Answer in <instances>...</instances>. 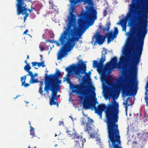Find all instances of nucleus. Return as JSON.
Returning <instances> with one entry per match:
<instances>
[{
  "mask_svg": "<svg viewBox=\"0 0 148 148\" xmlns=\"http://www.w3.org/2000/svg\"><path fill=\"white\" fill-rule=\"evenodd\" d=\"M25 63L26 64H29L28 63H27V60H26L25 61Z\"/></svg>",
  "mask_w": 148,
  "mask_h": 148,
  "instance_id": "79ce46f5",
  "label": "nucleus"
},
{
  "mask_svg": "<svg viewBox=\"0 0 148 148\" xmlns=\"http://www.w3.org/2000/svg\"><path fill=\"white\" fill-rule=\"evenodd\" d=\"M27 32H28V30L27 29H26L24 32L23 34H27Z\"/></svg>",
  "mask_w": 148,
  "mask_h": 148,
  "instance_id": "ea45409f",
  "label": "nucleus"
},
{
  "mask_svg": "<svg viewBox=\"0 0 148 148\" xmlns=\"http://www.w3.org/2000/svg\"><path fill=\"white\" fill-rule=\"evenodd\" d=\"M90 136L91 138H93L95 137V134H90Z\"/></svg>",
  "mask_w": 148,
  "mask_h": 148,
  "instance_id": "f704fd0d",
  "label": "nucleus"
},
{
  "mask_svg": "<svg viewBox=\"0 0 148 148\" xmlns=\"http://www.w3.org/2000/svg\"><path fill=\"white\" fill-rule=\"evenodd\" d=\"M110 23H106V27H107L106 29V28L105 27H102L100 26H99V27H100V28L102 30L103 32L105 31L106 30L107 31H108L110 29Z\"/></svg>",
  "mask_w": 148,
  "mask_h": 148,
  "instance_id": "f3484780",
  "label": "nucleus"
},
{
  "mask_svg": "<svg viewBox=\"0 0 148 148\" xmlns=\"http://www.w3.org/2000/svg\"><path fill=\"white\" fill-rule=\"evenodd\" d=\"M30 128H31V130H30V131H32V130L33 131L34 130V129L33 127H32L31 126H30Z\"/></svg>",
  "mask_w": 148,
  "mask_h": 148,
  "instance_id": "58836bf2",
  "label": "nucleus"
},
{
  "mask_svg": "<svg viewBox=\"0 0 148 148\" xmlns=\"http://www.w3.org/2000/svg\"><path fill=\"white\" fill-rule=\"evenodd\" d=\"M124 20H122L120 22H118L117 23L118 24H121V26L123 29V31L126 32V24H124Z\"/></svg>",
  "mask_w": 148,
  "mask_h": 148,
  "instance_id": "dca6fc26",
  "label": "nucleus"
},
{
  "mask_svg": "<svg viewBox=\"0 0 148 148\" xmlns=\"http://www.w3.org/2000/svg\"><path fill=\"white\" fill-rule=\"evenodd\" d=\"M26 17H25V16L24 17V20L25 21V20H26Z\"/></svg>",
  "mask_w": 148,
  "mask_h": 148,
  "instance_id": "a18cd8bd",
  "label": "nucleus"
},
{
  "mask_svg": "<svg viewBox=\"0 0 148 148\" xmlns=\"http://www.w3.org/2000/svg\"><path fill=\"white\" fill-rule=\"evenodd\" d=\"M106 54V51H105L104 54H102L99 62L97 60H94L93 62V67L97 68V71L102 76L101 80L103 81L105 80L108 71L112 68H114L117 64V59L115 57L104 66L103 63L106 60L105 55Z\"/></svg>",
  "mask_w": 148,
  "mask_h": 148,
  "instance_id": "39448f33",
  "label": "nucleus"
},
{
  "mask_svg": "<svg viewBox=\"0 0 148 148\" xmlns=\"http://www.w3.org/2000/svg\"><path fill=\"white\" fill-rule=\"evenodd\" d=\"M34 131H30V134L31 135H32V136H35V133H34Z\"/></svg>",
  "mask_w": 148,
  "mask_h": 148,
  "instance_id": "c756f323",
  "label": "nucleus"
},
{
  "mask_svg": "<svg viewBox=\"0 0 148 148\" xmlns=\"http://www.w3.org/2000/svg\"><path fill=\"white\" fill-rule=\"evenodd\" d=\"M41 64L42 67H44L45 66V65H44V61L41 62Z\"/></svg>",
  "mask_w": 148,
  "mask_h": 148,
  "instance_id": "72a5a7b5",
  "label": "nucleus"
},
{
  "mask_svg": "<svg viewBox=\"0 0 148 148\" xmlns=\"http://www.w3.org/2000/svg\"><path fill=\"white\" fill-rule=\"evenodd\" d=\"M34 68L36 69H38V68H36V67H34Z\"/></svg>",
  "mask_w": 148,
  "mask_h": 148,
  "instance_id": "5fc2aeb1",
  "label": "nucleus"
},
{
  "mask_svg": "<svg viewBox=\"0 0 148 148\" xmlns=\"http://www.w3.org/2000/svg\"><path fill=\"white\" fill-rule=\"evenodd\" d=\"M75 145L77 146L79 145L81 147L83 146L84 143L86 142V140L84 138H83L82 137V139L75 140Z\"/></svg>",
  "mask_w": 148,
  "mask_h": 148,
  "instance_id": "f8f14e48",
  "label": "nucleus"
},
{
  "mask_svg": "<svg viewBox=\"0 0 148 148\" xmlns=\"http://www.w3.org/2000/svg\"><path fill=\"white\" fill-rule=\"evenodd\" d=\"M29 55H28V56H27V59H29Z\"/></svg>",
  "mask_w": 148,
  "mask_h": 148,
  "instance_id": "de8ad7c7",
  "label": "nucleus"
},
{
  "mask_svg": "<svg viewBox=\"0 0 148 148\" xmlns=\"http://www.w3.org/2000/svg\"><path fill=\"white\" fill-rule=\"evenodd\" d=\"M59 125H61L64 124V122L63 121H59Z\"/></svg>",
  "mask_w": 148,
  "mask_h": 148,
  "instance_id": "4c0bfd02",
  "label": "nucleus"
},
{
  "mask_svg": "<svg viewBox=\"0 0 148 148\" xmlns=\"http://www.w3.org/2000/svg\"><path fill=\"white\" fill-rule=\"evenodd\" d=\"M133 43H136L135 42H133Z\"/></svg>",
  "mask_w": 148,
  "mask_h": 148,
  "instance_id": "13d9d810",
  "label": "nucleus"
},
{
  "mask_svg": "<svg viewBox=\"0 0 148 148\" xmlns=\"http://www.w3.org/2000/svg\"><path fill=\"white\" fill-rule=\"evenodd\" d=\"M39 47L40 50L41 51H43L45 50L44 47L41 44H40Z\"/></svg>",
  "mask_w": 148,
  "mask_h": 148,
  "instance_id": "c85d7f7f",
  "label": "nucleus"
},
{
  "mask_svg": "<svg viewBox=\"0 0 148 148\" xmlns=\"http://www.w3.org/2000/svg\"><path fill=\"white\" fill-rule=\"evenodd\" d=\"M34 74L35 77H36L38 75V74L36 73H35Z\"/></svg>",
  "mask_w": 148,
  "mask_h": 148,
  "instance_id": "a19ab883",
  "label": "nucleus"
},
{
  "mask_svg": "<svg viewBox=\"0 0 148 148\" xmlns=\"http://www.w3.org/2000/svg\"><path fill=\"white\" fill-rule=\"evenodd\" d=\"M61 75L60 71L57 69L54 74H50L45 78L44 90L47 95L49 94V90L52 92L51 98L50 99V105H56L57 107L58 106V103L55 100L57 99V93L60 89L59 84L61 83V81L59 80V77Z\"/></svg>",
  "mask_w": 148,
  "mask_h": 148,
  "instance_id": "20e7f679",
  "label": "nucleus"
},
{
  "mask_svg": "<svg viewBox=\"0 0 148 148\" xmlns=\"http://www.w3.org/2000/svg\"><path fill=\"white\" fill-rule=\"evenodd\" d=\"M31 64H32V66H35L37 65V62H33L31 63Z\"/></svg>",
  "mask_w": 148,
  "mask_h": 148,
  "instance_id": "7c9ffc66",
  "label": "nucleus"
},
{
  "mask_svg": "<svg viewBox=\"0 0 148 148\" xmlns=\"http://www.w3.org/2000/svg\"><path fill=\"white\" fill-rule=\"evenodd\" d=\"M89 75H90L91 74V73L90 71H89L88 72V73Z\"/></svg>",
  "mask_w": 148,
  "mask_h": 148,
  "instance_id": "37998d69",
  "label": "nucleus"
},
{
  "mask_svg": "<svg viewBox=\"0 0 148 148\" xmlns=\"http://www.w3.org/2000/svg\"><path fill=\"white\" fill-rule=\"evenodd\" d=\"M139 137L140 138H142L143 139H145V134H138Z\"/></svg>",
  "mask_w": 148,
  "mask_h": 148,
  "instance_id": "cd10ccee",
  "label": "nucleus"
},
{
  "mask_svg": "<svg viewBox=\"0 0 148 148\" xmlns=\"http://www.w3.org/2000/svg\"><path fill=\"white\" fill-rule=\"evenodd\" d=\"M29 11L30 12H31L32 11V10H29Z\"/></svg>",
  "mask_w": 148,
  "mask_h": 148,
  "instance_id": "09e8293b",
  "label": "nucleus"
},
{
  "mask_svg": "<svg viewBox=\"0 0 148 148\" xmlns=\"http://www.w3.org/2000/svg\"><path fill=\"white\" fill-rule=\"evenodd\" d=\"M40 86L39 88V90L38 92L41 95H43V91L42 90L43 83L42 81H41L40 82Z\"/></svg>",
  "mask_w": 148,
  "mask_h": 148,
  "instance_id": "a211bd4d",
  "label": "nucleus"
},
{
  "mask_svg": "<svg viewBox=\"0 0 148 148\" xmlns=\"http://www.w3.org/2000/svg\"><path fill=\"white\" fill-rule=\"evenodd\" d=\"M57 145H58L57 144H56L55 145V147H56L57 146Z\"/></svg>",
  "mask_w": 148,
  "mask_h": 148,
  "instance_id": "8fccbe9b",
  "label": "nucleus"
},
{
  "mask_svg": "<svg viewBox=\"0 0 148 148\" xmlns=\"http://www.w3.org/2000/svg\"><path fill=\"white\" fill-rule=\"evenodd\" d=\"M73 148H81V146H80L79 145H75L74 147Z\"/></svg>",
  "mask_w": 148,
  "mask_h": 148,
  "instance_id": "c9c22d12",
  "label": "nucleus"
},
{
  "mask_svg": "<svg viewBox=\"0 0 148 148\" xmlns=\"http://www.w3.org/2000/svg\"><path fill=\"white\" fill-rule=\"evenodd\" d=\"M134 29L131 28L129 32L127 33V35L129 36L128 41L131 42L133 39L135 40V32H134Z\"/></svg>",
  "mask_w": 148,
  "mask_h": 148,
  "instance_id": "9b49d317",
  "label": "nucleus"
},
{
  "mask_svg": "<svg viewBox=\"0 0 148 148\" xmlns=\"http://www.w3.org/2000/svg\"><path fill=\"white\" fill-rule=\"evenodd\" d=\"M28 75H29L31 77V79H34V78L35 76H34V74H33L32 73V71H29V73H28L27 75L26 76H27Z\"/></svg>",
  "mask_w": 148,
  "mask_h": 148,
  "instance_id": "b1692460",
  "label": "nucleus"
},
{
  "mask_svg": "<svg viewBox=\"0 0 148 148\" xmlns=\"http://www.w3.org/2000/svg\"><path fill=\"white\" fill-rule=\"evenodd\" d=\"M39 82V81L38 80V79H35L34 78L31 79L30 81V83L32 84L37 83Z\"/></svg>",
  "mask_w": 148,
  "mask_h": 148,
  "instance_id": "5701e85b",
  "label": "nucleus"
},
{
  "mask_svg": "<svg viewBox=\"0 0 148 148\" xmlns=\"http://www.w3.org/2000/svg\"><path fill=\"white\" fill-rule=\"evenodd\" d=\"M106 37L101 35L99 32H97L92 38V42H94V45L99 44L101 45L103 44L105 40Z\"/></svg>",
  "mask_w": 148,
  "mask_h": 148,
  "instance_id": "1a4fd4ad",
  "label": "nucleus"
},
{
  "mask_svg": "<svg viewBox=\"0 0 148 148\" xmlns=\"http://www.w3.org/2000/svg\"><path fill=\"white\" fill-rule=\"evenodd\" d=\"M51 119L50 120V121H51Z\"/></svg>",
  "mask_w": 148,
  "mask_h": 148,
  "instance_id": "052dcab7",
  "label": "nucleus"
},
{
  "mask_svg": "<svg viewBox=\"0 0 148 148\" xmlns=\"http://www.w3.org/2000/svg\"><path fill=\"white\" fill-rule=\"evenodd\" d=\"M90 77V75L86 73L85 75H84L82 77V79L83 81H85L86 80L87 77Z\"/></svg>",
  "mask_w": 148,
  "mask_h": 148,
  "instance_id": "393cba45",
  "label": "nucleus"
},
{
  "mask_svg": "<svg viewBox=\"0 0 148 148\" xmlns=\"http://www.w3.org/2000/svg\"><path fill=\"white\" fill-rule=\"evenodd\" d=\"M119 33V31L117 27H115L114 28V32L113 33L114 35L117 36V35Z\"/></svg>",
  "mask_w": 148,
  "mask_h": 148,
  "instance_id": "bb28decb",
  "label": "nucleus"
},
{
  "mask_svg": "<svg viewBox=\"0 0 148 148\" xmlns=\"http://www.w3.org/2000/svg\"><path fill=\"white\" fill-rule=\"evenodd\" d=\"M82 136L80 135L79 134H77L76 133H75L74 134V135L72 138H74L75 140H76L78 139H82Z\"/></svg>",
  "mask_w": 148,
  "mask_h": 148,
  "instance_id": "6ab92c4d",
  "label": "nucleus"
},
{
  "mask_svg": "<svg viewBox=\"0 0 148 148\" xmlns=\"http://www.w3.org/2000/svg\"><path fill=\"white\" fill-rule=\"evenodd\" d=\"M16 3L17 14L18 15L21 14L22 15L25 14V17L27 18L29 16L27 13V9L26 7V5L25 2L26 0H16Z\"/></svg>",
  "mask_w": 148,
  "mask_h": 148,
  "instance_id": "0eeeda50",
  "label": "nucleus"
},
{
  "mask_svg": "<svg viewBox=\"0 0 148 148\" xmlns=\"http://www.w3.org/2000/svg\"><path fill=\"white\" fill-rule=\"evenodd\" d=\"M31 69V67H30L29 64H26L25 66L24 67V69L25 71L27 72H28V73H29V72L31 71H29Z\"/></svg>",
  "mask_w": 148,
  "mask_h": 148,
  "instance_id": "aec40b11",
  "label": "nucleus"
},
{
  "mask_svg": "<svg viewBox=\"0 0 148 148\" xmlns=\"http://www.w3.org/2000/svg\"><path fill=\"white\" fill-rule=\"evenodd\" d=\"M82 125L86 124V126L84 127V131L85 132H88L89 134L90 131L92 129L94 125H92L93 120L90 119L89 117H83L82 119Z\"/></svg>",
  "mask_w": 148,
  "mask_h": 148,
  "instance_id": "6e6552de",
  "label": "nucleus"
},
{
  "mask_svg": "<svg viewBox=\"0 0 148 148\" xmlns=\"http://www.w3.org/2000/svg\"><path fill=\"white\" fill-rule=\"evenodd\" d=\"M71 3L69 11L70 16L68 18V23L65 29L69 28V30H71L73 35L69 37L70 39H73L72 43H76L75 42L79 41L82 35L85 32V30H82L87 25L88 21H92L91 25L94 22L97 17L96 10L92 7L88 8V11L86 13H84L82 16L83 18H80L78 21V26H77L76 22V16L74 12L75 9L74 6L77 3V1L80 2L84 1L86 3H88L92 0H69Z\"/></svg>",
  "mask_w": 148,
  "mask_h": 148,
  "instance_id": "f03ea898",
  "label": "nucleus"
},
{
  "mask_svg": "<svg viewBox=\"0 0 148 148\" xmlns=\"http://www.w3.org/2000/svg\"><path fill=\"white\" fill-rule=\"evenodd\" d=\"M104 37L107 38V43L109 44L114 39L116 38V36L112 32H108Z\"/></svg>",
  "mask_w": 148,
  "mask_h": 148,
  "instance_id": "9d476101",
  "label": "nucleus"
},
{
  "mask_svg": "<svg viewBox=\"0 0 148 148\" xmlns=\"http://www.w3.org/2000/svg\"><path fill=\"white\" fill-rule=\"evenodd\" d=\"M58 136H59V137L60 136H61V135L60 134L58 135Z\"/></svg>",
  "mask_w": 148,
  "mask_h": 148,
  "instance_id": "6e6d98bb",
  "label": "nucleus"
},
{
  "mask_svg": "<svg viewBox=\"0 0 148 148\" xmlns=\"http://www.w3.org/2000/svg\"><path fill=\"white\" fill-rule=\"evenodd\" d=\"M146 92H145V95L146 96L145 97V101L147 103V105L148 106V81L146 84L145 87Z\"/></svg>",
  "mask_w": 148,
  "mask_h": 148,
  "instance_id": "2eb2a0df",
  "label": "nucleus"
},
{
  "mask_svg": "<svg viewBox=\"0 0 148 148\" xmlns=\"http://www.w3.org/2000/svg\"><path fill=\"white\" fill-rule=\"evenodd\" d=\"M83 114L84 116H87V115H85L84 113H83Z\"/></svg>",
  "mask_w": 148,
  "mask_h": 148,
  "instance_id": "3c124183",
  "label": "nucleus"
},
{
  "mask_svg": "<svg viewBox=\"0 0 148 148\" xmlns=\"http://www.w3.org/2000/svg\"><path fill=\"white\" fill-rule=\"evenodd\" d=\"M33 8V9H34V8Z\"/></svg>",
  "mask_w": 148,
  "mask_h": 148,
  "instance_id": "bf43d9fd",
  "label": "nucleus"
},
{
  "mask_svg": "<svg viewBox=\"0 0 148 148\" xmlns=\"http://www.w3.org/2000/svg\"><path fill=\"white\" fill-rule=\"evenodd\" d=\"M103 14V16H105L107 14V11L106 10H104Z\"/></svg>",
  "mask_w": 148,
  "mask_h": 148,
  "instance_id": "473e14b6",
  "label": "nucleus"
},
{
  "mask_svg": "<svg viewBox=\"0 0 148 148\" xmlns=\"http://www.w3.org/2000/svg\"><path fill=\"white\" fill-rule=\"evenodd\" d=\"M18 97H19V95H18L16 96V97H14V99H16V98Z\"/></svg>",
  "mask_w": 148,
  "mask_h": 148,
  "instance_id": "c03bdc74",
  "label": "nucleus"
},
{
  "mask_svg": "<svg viewBox=\"0 0 148 148\" xmlns=\"http://www.w3.org/2000/svg\"><path fill=\"white\" fill-rule=\"evenodd\" d=\"M26 78V76L24 75L21 77V81L22 82V86L23 85L25 87H27L29 86V84L28 83H25V80Z\"/></svg>",
  "mask_w": 148,
  "mask_h": 148,
  "instance_id": "4468645a",
  "label": "nucleus"
},
{
  "mask_svg": "<svg viewBox=\"0 0 148 148\" xmlns=\"http://www.w3.org/2000/svg\"><path fill=\"white\" fill-rule=\"evenodd\" d=\"M106 83L110 86H112L113 85L112 81L110 79H107L106 81Z\"/></svg>",
  "mask_w": 148,
  "mask_h": 148,
  "instance_id": "412c9836",
  "label": "nucleus"
},
{
  "mask_svg": "<svg viewBox=\"0 0 148 148\" xmlns=\"http://www.w3.org/2000/svg\"><path fill=\"white\" fill-rule=\"evenodd\" d=\"M98 115H99V118L101 119L102 117V112H100V113H96Z\"/></svg>",
  "mask_w": 148,
  "mask_h": 148,
  "instance_id": "2f4dec72",
  "label": "nucleus"
},
{
  "mask_svg": "<svg viewBox=\"0 0 148 148\" xmlns=\"http://www.w3.org/2000/svg\"><path fill=\"white\" fill-rule=\"evenodd\" d=\"M66 133H68V135L69 136V137H71V138H72L74 135V134L76 132H73L72 131H69L68 130H67Z\"/></svg>",
  "mask_w": 148,
  "mask_h": 148,
  "instance_id": "4be33fe9",
  "label": "nucleus"
},
{
  "mask_svg": "<svg viewBox=\"0 0 148 148\" xmlns=\"http://www.w3.org/2000/svg\"><path fill=\"white\" fill-rule=\"evenodd\" d=\"M71 86L72 92L79 95V98L84 100L83 105L84 109H91L92 110L94 109L95 113L103 112L105 111L109 146H111L110 142L112 143V145L121 143L118 125L116 124L119 119L118 103L113 100L107 107L104 104H99L96 107L95 106L96 103H98L97 101H96L95 103H90L88 101L90 93L94 96H96L95 92V88L94 87L91 86V89L88 90H84L85 87L82 83L80 84L73 85Z\"/></svg>",
  "mask_w": 148,
  "mask_h": 148,
  "instance_id": "f257e3e1",
  "label": "nucleus"
},
{
  "mask_svg": "<svg viewBox=\"0 0 148 148\" xmlns=\"http://www.w3.org/2000/svg\"><path fill=\"white\" fill-rule=\"evenodd\" d=\"M29 124L30 126H31V123H30V122H29Z\"/></svg>",
  "mask_w": 148,
  "mask_h": 148,
  "instance_id": "603ef678",
  "label": "nucleus"
},
{
  "mask_svg": "<svg viewBox=\"0 0 148 148\" xmlns=\"http://www.w3.org/2000/svg\"><path fill=\"white\" fill-rule=\"evenodd\" d=\"M37 65H38V67H39L41 66V62H37Z\"/></svg>",
  "mask_w": 148,
  "mask_h": 148,
  "instance_id": "e433bc0d",
  "label": "nucleus"
},
{
  "mask_svg": "<svg viewBox=\"0 0 148 148\" xmlns=\"http://www.w3.org/2000/svg\"><path fill=\"white\" fill-rule=\"evenodd\" d=\"M123 73L124 74H125V73H126V72L125 71H124L123 72Z\"/></svg>",
  "mask_w": 148,
  "mask_h": 148,
  "instance_id": "49530a36",
  "label": "nucleus"
},
{
  "mask_svg": "<svg viewBox=\"0 0 148 148\" xmlns=\"http://www.w3.org/2000/svg\"><path fill=\"white\" fill-rule=\"evenodd\" d=\"M130 97H127L126 101H125L123 103V105H125V106H124L125 108V111L126 112V115H127V110L128 109V106H130L131 105V103H128V101L129 100Z\"/></svg>",
  "mask_w": 148,
  "mask_h": 148,
  "instance_id": "ddd939ff",
  "label": "nucleus"
},
{
  "mask_svg": "<svg viewBox=\"0 0 148 148\" xmlns=\"http://www.w3.org/2000/svg\"><path fill=\"white\" fill-rule=\"evenodd\" d=\"M72 31L69 30V28H67L61 34L58 40L60 43L56 40H46V42L50 43H55L58 46L61 45L58 51L57 54V59L61 60L68 53L72 50L74 46L75 43H72L73 39H70L69 38L73 35Z\"/></svg>",
  "mask_w": 148,
  "mask_h": 148,
  "instance_id": "7ed1b4c3",
  "label": "nucleus"
},
{
  "mask_svg": "<svg viewBox=\"0 0 148 148\" xmlns=\"http://www.w3.org/2000/svg\"><path fill=\"white\" fill-rule=\"evenodd\" d=\"M79 63L81 66L79 67V71L77 70V66L75 64L71 65L66 68V71L68 72L66 80L70 84L71 83L69 78L70 76L72 75L73 77H74L75 76L77 78L81 77L82 75L80 74V73L82 74H83L86 73V64L81 60L79 61Z\"/></svg>",
  "mask_w": 148,
  "mask_h": 148,
  "instance_id": "423d86ee",
  "label": "nucleus"
},
{
  "mask_svg": "<svg viewBox=\"0 0 148 148\" xmlns=\"http://www.w3.org/2000/svg\"><path fill=\"white\" fill-rule=\"evenodd\" d=\"M57 136V135L56 134H55V136Z\"/></svg>",
  "mask_w": 148,
  "mask_h": 148,
  "instance_id": "864d4df0",
  "label": "nucleus"
},
{
  "mask_svg": "<svg viewBox=\"0 0 148 148\" xmlns=\"http://www.w3.org/2000/svg\"><path fill=\"white\" fill-rule=\"evenodd\" d=\"M60 139V140H62V138H60V139Z\"/></svg>",
  "mask_w": 148,
  "mask_h": 148,
  "instance_id": "4d7b16f0",
  "label": "nucleus"
},
{
  "mask_svg": "<svg viewBox=\"0 0 148 148\" xmlns=\"http://www.w3.org/2000/svg\"><path fill=\"white\" fill-rule=\"evenodd\" d=\"M112 145L113 148H122L121 146V143L117 144Z\"/></svg>",
  "mask_w": 148,
  "mask_h": 148,
  "instance_id": "a878e982",
  "label": "nucleus"
}]
</instances>
